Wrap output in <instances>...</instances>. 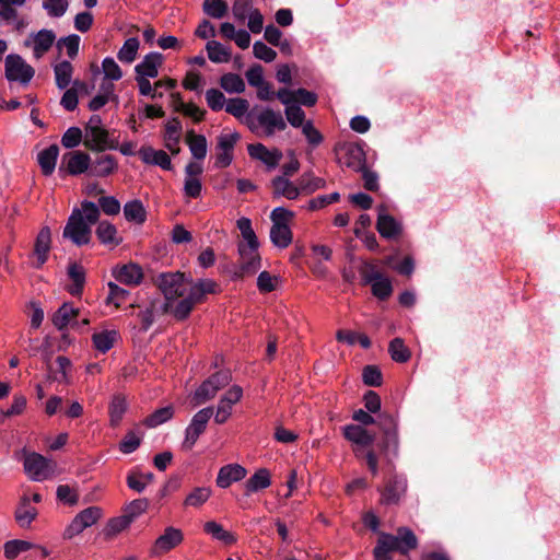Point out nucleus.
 Listing matches in <instances>:
<instances>
[{
    "label": "nucleus",
    "instance_id": "nucleus-54",
    "mask_svg": "<svg viewBox=\"0 0 560 560\" xmlns=\"http://www.w3.org/2000/svg\"><path fill=\"white\" fill-rule=\"evenodd\" d=\"M174 411L171 406L160 408L145 418L144 424L149 428H155L172 419Z\"/></svg>",
    "mask_w": 560,
    "mask_h": 560
},
{
    "label": "nucleus",
    "instance_id": "nucleus-30",
    "mask_svg": "<svg viewBox=\"0 0 560 560\" xmlns=\"http://www.w3.org/2000/svg\"><path fill=\"white\" fill-rule=\"evenodd\" d=\"M182 133V124L177 118H172L165 125L164 142L172 154L179 152V140Z\"/></svg>",
    "mask_w": 560,
    "mask_h": 560
},
{
    "label": "nucleus",
    "instance_id": "nucleus-18",
    "mask_svg": "<svg viewBox=\"0 0 560 560\" xmlns=\"http://www.w3.org/2000/svg\"><path fill=\"white\" fill-rule=\"evenodd\" d=\"M240 140L237 132H225L218 137L215 166L223 168L229 166L233 161V150Z\"/></svg>",
    "mask_w": 560,
    "mask_h": 560
},
{
    "label": "nucleus",
    "instance_id": "nucleus-5",
    "mask_svg": "<svg viewBox=\"0 0 560 560\" xmlns=\"http://www.w3.org/2000/svg\"><path fill=\"white\" fill-rule=\"evenodd\" d=\"M103 517V510L100 506H89L79 512L70 524L65 528L63 538L72 539L83 533L84 529L95 525Z\"/></svg>",
    "mask_w": 560,
    "mask_h": 560
},
{
    "label": "nucleus",
    "instance_id": "nucleus-50",
    "mask_svg": "<svg viewBox=\"0 0 560 560\" xmlns=\"http://www.w3.org/2000/svg\"><path fill=\"white\" fill-rule=\"evenodd\" d=\"M220 85L228 93H242L245 90L243 79L236 73H226L222 75Z\"/></svg>",
    "mask_w": 560,
    "mask_h": 560
},
{
    "label": "nucleus",
    "instance_id": "nucleus-2",
    "mask_svg": "<svg viewBox=\"0 0 560 560\" xmlns=\"http://www.w3.org/2000/svg\"><path fill=\"white\" fill-rule=\"evenodd\" d=\"M100 219V209L96 203L84 200L80 208H74L68 218L62 231L63 238L77 246L88 245L92 238V226Z\"/></svg>",
    "mask_w": 560,
    "mask_h": 560
},
{
    "label": "nucleus",
    "instance_id": "nucleus-35",
    "mask_svg": "<svg viewBox=\"0 0 560 560\" xmlns=\"http://www.w3.org/2000/svg\"><path fill=\"white\" fill-rule=\"evenodd\" d=\"M119 334L115 329L94 332L92 336L93 346L102 353L109 351L117 341Z\"/></svg>",
    "mask_w": 560,
    "mask_h": 560
},
{
    "label": "nucleus",
    "instance_id": "nucleus-40",
    "mask_svg": "<svg viewBox=\"0 0 560 560\" xmlns=\"http://www.w3.org/2000/svg\"><path fill=\"white\" fill-rule=\"evenodd\" d=\"M56 85L60 90H65L71 83L73 67L70 61L62 60L54 66Z\"/></svg>",
    "mask_w": 560,
    "mask_h": 560
},
{
    "label": "nucleus",
    "instance_id": "nucleus-58",
    "mask_svg": "<svg viewBox=\"0 0 560 560\" xmlns=\"http://www.w3.org/2000/svg\"><path fill=\"white\" fill-rule=\"evenodd\" d=\"M102 72L104 79L118 81L122 78V71L119 65L112 57H105L102 61Z\"/></svg>",
    "mask_w": 560,
    "mask_h": 560
},
{
    "label": "nucleus",
    "instance_id": "nucleus-53",
    "mask_svg": "<svg viewBox=\"0 0 560 560\" xmlns=\"http://www.w3.org/2000/svg\"><path fill=\"white\" fill-rule=\"evenodd\" d=\"M69 8L68 0H44L43 9L47 15L54 19L63 16Z\"/></svg>",
    "mask_w": 560,
    "mask_h": 560
},
{
    "label": "nucleus",
    "instance_id": "nucleus-33",
    "mask_svg": "<svg viewBox=\"0 0 560 560\" xmlns=\"http://www.w3.org/2000/svg\"><path fill=\"white\" fill-rule=\"evenodd\" d=\"M114 277L125 284H139L142 280V270L138 265L129 264L114 270Z\"/></svg>",
    "mask_w": 560,
    "mask_h": 560
},
{
    "label": "nucleus",
    "instance_id": "nucleus-42",
    "mask_svg": "<svg viewBox=\"0 0 560 560\" xmlns=\"http://www.w3.org/2000/svg\"><path fill=\"white\" fill-rule=\"evenodd\" d=\"M342 152L345 153V160L342 161L348 167L353 170H361L364 162V152L363 150L355 144H348L342 148Z\"/></svg>",
    "mask_w": 560,
    "mask_h": 560
},
{
    "label": "nucleus",
    "instance_id": "nucleus-24",
    "mask_svg": "<svg viewBox=\"0 0 560 560\" xmlns=\"http://www.w3.org/2000/svg\"><path fill=\"white\" fill-rule=\"evenodd\" d=\"M273 198H285L288 200H296L300 197L298 183H293L287 176H276L271 183Z\"/></svg>",
    "mask_w": 560,
    "mask_h": 560
},
{
    "label": "nucleus",
    "instance_id": "nucleus-10",
    "mask_svg": "<svg viewBox=\"0 0 560 560\" xmlns=\"http://www.w3.org/2000/svg\"><path fill=\"white\" fill-rule=\"evenodd\" d=\"M213 416V408L207 407L197 411L185 430L183 447L192 448L199 436L205 432L210 418Z\"/></svg>",
    "mask_w": 560,
    "mask_h": 560
},
{
    "label": "nucleus",
    "instance_id": "nucleus-46",
    "mask_svg": "<svg viewBox=\"0 0 560 560\" xmlns=\"http://www.w3.org/2000/svg\"><path fill=\"white\" fill-rule=\"evenodd\" d=\"M384 455L390 459L396 458L399 453V436L398 430L383 434V441L381 445Z\"/></svg>",
    "mask_w": 560,
    "mask_h": 560
},
{
    "label": "nucleus",
    "instance_id": "nucleus-29",
    "mask_svg": "<svg viewBox=\"0 0 560 560\" xmlns=\"http://www.w3.org/2000/svg\"><path fill=\"white\" fill-rule=\"evenodd\" d=\"M300 196L312 195L319 189H324L327 183L324 178L316 176L312 171L304 172L298 179Z\"/></svg>",
    "mask_w": 560,
    "mask_h": 560
},
{
    "label": "nucleus",
    "instance_id": "nucleus-64",
    "mask_svg": "<svg viewBox=\"0 0 560 560\" xmlns=\"http://www.w3.org/2000/svg\"><path fill=\"white\" fill-rule=\"evenodd\" d=\"M253 54L257 59L271 62L276 59L277 52L265 43L257 40L253 45Z\"/></svg>",
    "mask_w": 560,
    "mask_h": 560
},
{
    "label": "nucleus",
    "instance_id": "nucleus-61",
    "mask_svg": "<svg viewBox=\"0 0 560 560\" xmlns=\"http://www.w3.org/2000/svg\"><path fill=\"white\" fill-rule=\"evenodd\" d=\"M142 435L135 431L128 432L119 443V450L124 454L133 453L141 444Z\"/></svg>",
    "mask_w": 560,
    "mask_h": 560
},
{
    "label": "nucleus",
    "instance_id": "nucleus-4",
    "mask_svg": "<svg viewBox=\"0 0 560 560\" xmlns=\"http://www.w3.org/2000/svg\"><path fill=\"white\" fill-rule=\"evenodd\" d=\"M246 124L253 132H258L261 128L267 137H271L276 131H282L287 127L282 115L271 108H265L258 114H248Z\"/></svg>",
    "mask_w": 560,
    "mask_h": 560
},
{
    "label": "nucleus",
    "instance_id": "nucleus-63",
    "mask_svg": "<svg viewBox=\"0 0 560 560\" xmlns=\"http://www.w3.org/2000/svg\"><path fill=\"white\" fill-rule=\"evenodd\" d=\"M130 525L131 522H129V520L122 514L110 518L106 525L105 532L107 536H115L127 529Z\"/></svg>",
    "mask_w": 560,
    "mask_h": 560
},
{
    "label": "nucleus",
    "instance_id": "nucleus-7",
    "mask_svg": "<svg viewBox=\"0 0 560 560\" xmlns=\"http://www.w3.org/2000/svg\"><path fill=\"white\" fill-rule=\"evenodd\" d=\"M34 69L19 55H8L5 58V78L10 82L27 85L34 77Z\"/></svg>",
    "mask_w": 560,
    "mask_h": 560
},
{
    "label": "nucleus",
    "instance_id": "nucleus-13",
    "mask_svg": "<svg viewBox=\"0 0 560 560\" xmlns=\"http://www.w3.org/2000/svg\"><path fill=\"white\" fill-rule=\"evenodd\" d=\"M278 100L285 106L284 114L288 122L294 127H302L305 121V113L301 106L294 102V93L289 89H280L277 92Z\"/></svg>",
    "mask_w": 560,
    "mask_h": 560
},
{
    "label": "nucleus",
    "instance_id": "nucleus-8",
    "mask_svg": "<svg viewBox=\"0 0 560 560\" xmlns=\"http://www.w3.org/2000/svg\"><path fill=\"white\" fill-rule=\"evenodd\" d=\"M91 158L88 153L82 151H70L62 155L58 168L61 177L67 175H81L85 172L90 173Z\"/></svg>",
    "mask_w": 560,
    "mask_h": 560
},
{
    "label": "nucleus",
    "instance_id": "nucleus-16",
    "mask_svg": "<svg viewBox=\"0 0 560 560\" xmlns=\"http://www.w3.org/2000/svg\"><path fill=\"white\" fill-rule=\"evenodd\" d=\"M56 34L51 30L43 28L37 33H32L24 40V46L33 51L36 59H40L54 45Z\"/></svg>",
    "mask_w": 560,
    "mask_h": 560
},
{
    "label": "nucleus",
    "instance_id": "nucleus-25",
    "mask_svg": "<svg viewBox=\"0 0 560 560\" xmlns=\"http://www.w3.org/2000/svg\"><path fill=\"white\" fill-rule=\"evenodd\" d=\"M247 470L238 464H229L220 468L217 476V486L225 489L233 482L240 481L246 477Z\"/></svg>",
    "mask_w": 560,
    "mask_h": 560
},
{
    "label": "nucleus",
    "instance_id": "nucleus-11",
    "mask_svg": "<svg viewBox=\"0 0 560 560\" xmlns=\"http://www.w3.org/2000/svg\"><path fill=\"white\" fill-rule=\"evenodd\" d=\"M243 397V388L240 385L231 386L220 398L215 411H213L214 422L225 423L233 412V406Z\"/></svg>",
    "mask_w": 560,
    "mask_h": 560
},
{
    "label": "nucleus",
    "instance_id": "nucleus-9",
    "mask_svg": "<svg viewBox=\"0 0 560 560\" xmlns=\"http://www.w3.org/2000/svg\"><path fill=\"white\" fill-rule=\"evenodd\" d=\"M259 242L257 243H240L238 250V268L240 275H254L261 266V258L258 253Z\"/></svg>",
    "mask_w": 560,
    "mask_h": 560
},
{
    "label": "nucleus",
    "instance_id": "nucleus-41",
    "mask_svg": "<svg viewBox=\"0 0 560 560\" xmlns=\"http://www.w3.org/2000/svg\"><path fill=\"white\" fill-rule=\"evenodd\" d=\"M85 144L92 150H104L108 147V132L104 127L85 130Z\"/></svg>",
    "mask_w": 560,
    "mask_h": 560
},
{
    "label": "nucleus",
    "instance_id": "nucleus-17",
    "mask_svg": "<svg viewBox=\"0 0 560 560\" xmlns=\"http://www.w3.org/2000/svg\"><path fill=\"white\" fill-rule=\"evenodd\" d=\"M363 281L366 284H371L373 295L380 300H386L393 292L390 280L373 266H370L363 272Z\"/></svg>",
    "mask_w": 560,
    "mask_h": 560
},
{
    "label": "nucleus",
    "instance_id": "nucleus-28",
    "mask_svg": "<svg viewBox=\"0 0 560 560\" xmlns=\"http://www.w3.org/2000/svg\"><path fill=\"white\" fill-rule=\"evenodd\" d=\"M58 155L59 148L56 144H51L38 152L37 162L45 176H50L54 173Z\"/></svg>",
    "mask_w": 560,
    "mask_h": 560
},
{
    "label": "nucleus",
    "instance_id": "nucleus-14",
    "mask_svg": "<svg viewBox=\"0 0 560 560\" xmlns=\"http://www.w3.org/2000/svg\"><path fill=\"white\" fill-rule=\"evenodd\" d=\"M343 436L353 444V453L358 458L363 456V448L372 445L375 441V435L360 424L343 427Z\"/></svg>",
    "mask_w": 560,
    "mask_h": 560
},
{
    "label": "nucleus",
    "instance_id": "nucleus-12",
    "mask_svg": "<svg viewBox=\"0 0 560 560\" xmlns=\"http://www.w3.org/2000/svg\"><path fill=\"white\" fill-rule=\"evenodd\" d=\"M55 464L44 456L32 453L24 459V470L35 481H43L51 477Z\"/></svg>",
    "mask_w": 560,
    "mask_h": 560
},
{
    "label": "nucleus",
    "instance_id": "nucleus-27",
    "mask_svg": "<svg viewBox=\"0 0 560 560\" xmlns=\"http://www.w3.org/2000/svg\"><path fill=\"white\" fill-rule=\"evenodd\" d=\"M407 481L402 477H395L386 485L382 492V502L385 504H395L405 494Z\"/></svg>",
    "mask_w": 560,
    "mask_h": 560
},
{
    "label": "nucleus",
    "instance_id": "nucleus-52",
    "mask_svg": "<svg viewBox=\"0 0 560 560\" xmlns=\"http://www.w3.org/2000/svg\"><path fill=\"white\" fill-rule=\"evenodd\" d=\"M33 545L27 540L13 539L3 546L4 556L8 559H15L21 552L27 551Z\"/></svg>",
    "mask_w": 560,
    "mask_h": 560
},
{
    "label": "nucleus",
    "instance_id": "nucleus-55",
    "mask_svg": "<svg viewBox=\"0 0 560 560\" xmlns=\"http://www.w3.org/2000/svg\"><path fill=\"white\" fill-rule=\"evenodd\" d=\"M149 506V502L147 499H137L131 502H129L124 508V515L129 520V522H133L136 518H138L140 515H142Z\"/></svg>",
    "mask_w": 560,
    "mask_h": 560
},
{
    "label": "nucleus",
    "instance_id": "nucleus-15",
    "mask_svg": "<svg viewBox=\"0 0 560 560\" xmlns=\"http://www.w3.org/2000/svg\"><path fill=\"white\" fill-rule=\"evenodd\" d=\"M51 249V231L49 226H43L34 242L33 253L31 255L34 258L32 267L40 269L48 260L49 253Z\"/></svg>",
    "mask_w": 560,
    "mask_h": 560
},
{
    "label": "nucleus",
    "instance_id": "nucleus-51",
    "mask_svg": "<svg viewBox=\"0 0 560 560\" xmlns=\"http://www.w3.org/2000/svg\"><path fill=\"white\" fill-rule=\"evenodd\" d=\"M96 235L102 244H118L117 229L108 221H101L96 228Z\"/></svg>",
    "mask_w": 560,
    "mask_h": 560
},
{
    "label": "nucleus",
    "instance_id": "nucleus-48",
    "mask_svg": "<svg viewBox=\"0 0 560 560\" xmlns=\"http://www.w3.org/2000/svg\"><path fill=\"white\" fill-rule=\"evenodd\" d=\"M161 308L159 301H151L148 306L140 310L138 317L141 320V329L147 331L155 320L156 314Z\"/></svg>",
    "mask_w": 560,
    "mask_h": 560
},
{
    "label": "nucleus",
    "instance_id": "nucleus-21",
    "mask_svg": "<svg viewBox=\"0 0 560 560\" xmlns=\"http://www.w3.org/2000/svg\"><path fill=\"white\" fill-rule=\"evenodd\" d=\"M376 229L380 235L390 240L397 237L401 232V224L387 212L385 205L377 207Z\"/></svg>",
    "mask_w": 560,
    "mask_h": 560
},
{
    "label": "nucleus",
    "instance_id": "nucleus-32",
    "mask_svg": "<svg viewBox=\"0 0 560 560\" xmlns=\"http://www.w3.org/2000/svg\"><path fill=\"white\" fill-rule=\"evenodd\" d=\"M270 485L271 477L269 470L266 468H260L244 483L245 495L249 497L252 493L264 490Z\"/></svg>",
    "mask_w": 560,
    "mask_h": 560
},
{
    "label": "nucleus",
    "instance_id": "nucleus-37",
    "mask_svg": "<svg viewBox=\"0 0 560 560\" xmlns=\"http://www.w3.org/2000/svg\"><path fill=\"white\" fill-rule=\"evenodd\" d=\"M79 310L70 303H63L54 314L51 322L58 330L65 329L72 318L78 316Z\"/></svg>",
    "mask_w": 560,
    "mask_h": 560
},
{
    "label": "nucleus",
    "instance_id": "nucleus-57",
    "mask_svg": "<svg viewBox=\"0 0 560 560\" xmlns=\"http://www.w3.org/2000/svg\"><path fill=\"white\" fill-rule=\"evenodd\" d=\"M81 38L77 34H70L68 36L61 37L58 40V47L60 49L65 48L70 59H74L78 56Z\"/></svg>",
    "mask_w": 560,
    "mask_h": 560
},
{
    "label": "nucleus",
    "instance_id": "nucleus-56",
    "mask_svg": "<svg viewBox=\"0 0 560 560\" xmlns=\"http://www.w3.org/2000/svg\"><path fill=\"white\" fill-rule=\"evenodd\" d=\"M280 278L271 275L268 271H261L257 278V288L262 293H268L278 289Z\"/></svg>",
    "mask_w": 560,
    "mask_h": 560
},
{
    "label": "nucleus",
    "instance_id": "nucleus-47",
    "mask_svg": "<svg viewBox=\"0 0 560 560\" xmlns=\"http://www.w3.org/2000/svg\"><path fill=\"white\" fill-rule=\"evenodd\" d=\"M211 489L209 487L195 488L185 499L186 506L199 508L205 504L211 497Z\"/></svg>",
    "mask_w": 560,
    "mask_h": 560
},
{
    "label": "nucleus",
    "instance_id": "nucleus-26",
    "mask_svg": "<svg viewBox=\"0 0 560 560\" xmlns=\"http://www.w3.org/2000/svg\"><path fill=\"white\" fill-rule=\"evenodd\" d=\"M139 155L145 164L158 165L163 170H172V162L168 154L163 150H155L152 147H142Z\"/></svg>",
    "mask_w": 560,
    "mask_h": 560
},
{
    "label": "nucleus",
    "instance_id": "nucleus-62",
    "mask_svg": "<svg viewBox=\"0 0 560 560\" xmlns=\"http://www.w3.org/2000/svg\"><path fill=\"white\" fill-rule=\"evenodd\" d=\"M203 11L211 18L221 19L228 11V5L223 0H205Z\"/></svg>",
    "mask_w": 560,
    "mask_h": 560
},
{
    "label": "nucleus",
    "instance_id": "nucleus-38",
    "mask_svg": "<svg viewBox=\"0 0 560 560\" xmlns=\"http://www.w3.org/2000/svg\"><path fill=\"white\" fill-rule=\"evenodd\" d=\"M68 276L72 280V284L68 288V291L71 295H80L83 285L85 283V270L79 264H71L68 267Z\"/></svg>",
    "mask_w": 560,
    "mask_h": 560
},
{
    "label": "nucleus",
    "instance_id": "nucleus-31",
    "mask_svg": "<svg viewBox=\"0 0 560 560\" xmlns=\"http://www.w3.org/2000/svg\"><path fill=\"white\" fill-rule=\"evenodd\" d=\"M117 167V161L109 154L98 155L90 165V175L105 177L112 174Z\"/></svg>",
    "mask_w": 560,
    "mask_h": 560
},
{
    "label": "nucleus",
    "instance_id": "nucleus-49",
    "mask_svg": "<svg viewBox=\"0 0 560 560\" xmlns=\"http://www.w3.org/2000/svg\"><path fill=\"white\" fill-rule=\"evenodd\" d=\"M388 351L395 362L404 363L410 359V351L401 338H395L389 342Z\"/></svg>",
    "mask_w": 560,
    "mask_h": 560
},
{
    "label": "nucleus",
    "instance_id": "nucleus-43",
    "mask_svg": "<svg viewBox=\"0 0 560 560\" xmlns=\"http://www.w3.org/2000/svg\"><path fill=\"white\" fill-rule=\"evenodd\" d=\"M187 143L190 150L191 155L196 160H203L207 155L208 145H207V139L202 135H195L192 131H190L187 135Z\"/></svg>",
    "mask_w": 560,
    "mask_h": 560
},
{
    "label": "nucleus",
    "instance_id": "nucleus-22",
    "mask_svg": "<svg viewBox=\"0 0 560 560\" xmlns=\"http://www.w3.org/2000/svg\"><path fill=\"white\" fill-rule=\"evenodd\" d=\"M164 62L161 52L152 51L147 54L143 59L135 67L136 77L154 79L159 75V69Z\"/></svg>",
    "mask_w": 560,
    "mask_h": 560
},
{
    "label": "nucleus",
    "instance_id": "nucleus-1",
    "mask_svg": "<svg viewBox=\"0 0 560 560\" xmlns=\"http://www.w3.org/2000/svg\"><path fill=\"white\" fill-rule=\"evenodd\" d=\"M158 285L165 298L164 312L178 320L186 319L197 304L202 303L208 294L217 293L219 288L212 279L194 281L179 271L161 273Z\"/></svg>",
    "mask_w": 560,
    "mask_h": 560
},
{
    "label": "nucleus",
    "instance_id": "nucleus-6",
    "mask_svg": "<svg viewBox=\"0 0 560 560\" xmlns=\"http://www.w3.org/2000/svg\"><path fill=\"white\" fill-rule=\"evenodd\" d=\"M232 381L230 371H219L208 377L195 392L198 404L212 399L217 393L228 386Z\"/></svg>",
    "mask_w": 560,
    "mask_h": 560
},
{
    "label": "nucleus",
    "instance_id": "nucleus-44",
    "mask_svg": "<svg viewBox=\"0 0 560 560\" xmlns=\"http://www.w3.org/2000/svg\"><path fill=\"white\" fill-rule=\"evenodd\" d=\"M140 42L137 37L127 38L117 52L118 60L124 63L133 62L137 57Z\"/></svg>",
    "mask_w": 560,
    "mask_h": 560
},
{
    "label": "nucleus",
    "instance_id": "nucleus-23",
    "mask_svg": "<svg viewBox=\"0 0 560 560\" xmlns=\"http://www.w3.org/2000/svg\"><path fill=\"white\" fill-rule=\"evenodd\" d=\"M38 515L37 509L31 503L30 495L23 494L14 511V520L21 528H30Z\"/></svg>",
    "mask_w": 560,
    "mask_h": 560
},
{
    "label": "nucleus",
    "instance_id": "nucleus-36",
    "mask_svg": "<svg viewBox=\"0 0 560 560\" xmlns=\"http://www.w3.org/2000/svg\"><path fill=\"white\" fill-rule=\"evenodd\" d=\"M203 530L213 539L219 540L225 545H233L236 542V536L231 532L223 528L221 524L215 521H209L203 524Z\"/></svg>",
    "mask_w": 560,
    "mask_h": 560
},
{
    "label": "nucleus",
    "instance_id": "nucleus-39",
    "mask_svg": "<svg viewBox=\"0 0 560 560\" xmlns=\"http://www.w3.org/2000/svg\"><path fill=\"white\" fill-rule=\"evenodd\" d=\"M208 58L214 63H224L231 59V49L220 42L209 40L206 45Z\"/></svg>",
    "mask_w": 560,
    "mask_h": 560
},
{
    "label": "nucleus",
    "instance_id": "nucleus-45",
    "mask_svg": "<svg viewBox=\"0 0 560 560\" xmlns=\"http://www.w3.org/2000/svg\"><path fill=\"white\" fill-rule=\"evenodd\" d=\"M124 214L127 221L143 223L145 221V209L140 200H131L125 203Z\"/></svg>",
    "mask_w": 560,
    "mask_h": 560
},
{
    "label": "nucleus",
    "instance_id": "nucleus-19",
    "mask_svg": "<svg viewBox=\"0 0 560 560\" xmlns=\"http://www.w3.org/2000/svg\"><path fill=\"white\" fill-rule=\"evenodd\" d=\"M183 540V532L179 528L168 526L164 529L163 534L155 539L151 553L153 556L166 553L179 546Z\"/></svg>",
    "mask_w": 560,
    "mask_h": 560
},
{
    "label": "nucleus",
    "instance_id": "nucleus-60",
    "mask_svg": "<svg viewBox=\"0 0 560 560\" xmlns=\"http://www.w3.org/2000/svg\"><path fill=\"white\" fill-rule=\"evenodd\" d=\"M108 296L106 299L108 304H114L116 307H119L121 303H124L128 295L129 291L119 287L115 282H108Z\"/></svg>",
    "mask_w": 560,
    "mask_h": 560
},
{
    "label": "nucleus",
    "instance_id": "nucleus-59",
    "mask_svg": "<svg viewBox=\"0 0 560 560\" xmlns=\"http://www.w3.org/2000/svg\"><path fill=\"white\" fill-rule=\"evenodd\" d=\"M127 404L122 397L116 396L113 398L109 406V417L112 425H118L126 412Z\"/></svg>",
    "mask_w": 560,
    "mask_h": 560
},
{
    "label": "nucleus",
    "instance_id": "nucleus-34",
    "mask_svg": "<svg viewBox=\"0 0 560 560\" xmlns=\"http://www.w3.org/2000/svg\"><path fill=\"white\" fill-rule=\"evenodd\" d=\"M269 236L271 243L280 249L289 247L293 240L289 224L271 225Z\"/></svg>",
    "mask_w": 560,
    "mask_h": 560
},
{
    "label": "nucleus",
    "instance_id": "nucleus-3",
    "mask_svg": "<svg viewBox=\"0 0 560 560\" xmlns=\"http://www.w3.org/2000/svg\"><path fill=\"white\" fill-rule=\"evenodd\" d=\"M417 546L418 539L408 527L398 528L396 536L381 533L374 548V558L375 560H389V552L398 551L401 555H407Z\"/></svg>",
    "mask_w": 560,
    "mask_h": 560
},
{
    "label": "nucleus",
    "instance_id": "nucleus-20",
    "mask_svg": "<svg viewBox=\"0 0 560 560\" xmlns=\"http://www.w3.org/2000/svg\"><path fill=\"white\" fill-rule=\"evenodd\" d=\"M247 151L252 159L260 161L268 171L275 170L283 158L279 149H268L261 143L249 144Z\"/></svg>",
    "mask_w": 560,
    "mask_h": 560
}]
</instances>
